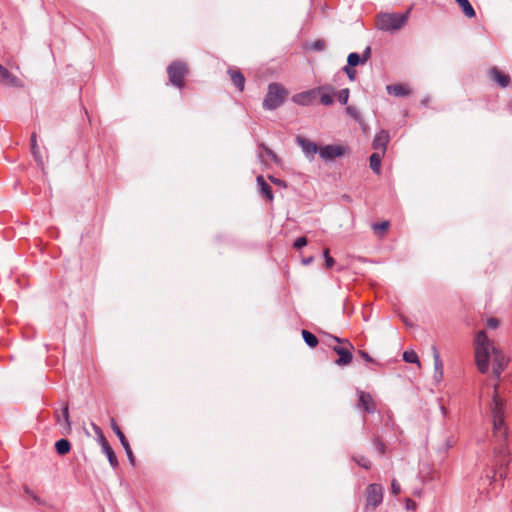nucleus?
<instances>
[{"label": "nucleus", "mask_w": 512, "mask_h": 512, "mask_svg": "<svg viewBox=\"0 0 512 512\" xmlns=\"http://www.w3.org/2000/svg\"><path fill=\"white\" fill-rule=\"evenodd\" d=\"M307 245V239L306 237H299L295 240L293 246L295 249H301L303 248L304 246Z\"/></svg>", "instance_id": "nucleus-39"}, {"label": "nucleus", "mask_w": 512, "mask_h": 512, "mask_svg": "<svg viewBox=\"0 0 512 512\" xmlns=\"http://www.w3.org/2000/svg\"><path fill=\"white\" fill-rule=\"evenodd\" d=\"M489 77L496 82L501 88H506L510 84V76L502 73L497 67H492L489 70Z\"/></svg>", "instance_id": "nucleus-14"}, {"label": "nucleus", "mask_w": 512, "mask_h": 512, "mask_svg": "<svg viewBox=\"0 0 512 512\" xmlns=\"http://www.w3.org/2000/svg\"><path fill=\"white\" fill-rule=\"evenodd\" d=\"M361 357L367 362H373V358L365 351H360Z\"/></svg>", "instance_id": "nucleus-48"}, {"label": "nucleus", "mask_w": 512, "mask_h": 512, "mask_svg": "<svg viewBox=\"0 0 512 512\" xmlns=\"http://www.w3.org/2000/svg\"><path fill=\"white\" fill-rule=\"evenodd\" d=\"M459 7L462 9L464 15L468 18L475 17L476 13L468 0H455Z\"/></svg>", "instance_id": "nucleus-23"}, {"label": "nucleus", "mask_w": 512, "mask_h": 512, "mask_svg": "<svg viewBox=\"0 0 512 512\" xmlns=\"http://www.w3.org/2000/svg\"><path fill=\"white\" fill-rule=\"evenodd\" d=\"M437 451H438L439 458L441 460H443L446 457L447 453H448V451H445V445L444 444L440 445Z\"/></svg>", "instance_id": "nucleus-45"}, {"label": "nucleus", "mask_w": 512, "mask_h": 512, "mask_svg": "<svg viewBox=\"0 0 512 512\" xmlns=\"http://www.w3.org/2000/svg\"><path fill=\"white\" fill-rule=\"evenodd\" d=\"M0 83L8 87H23V82L0 64Z\"/></svg>", "instance_id": "nucleus-11"}, {"label": "nucleus", "mask_w": 512, "mask_h": 512, "mask_svg": "<svg viewBox=\"0 0 512 512\" xmlns=\"http://www.w3.org/2000/svg\"><path fill=\"white\" fill-rule=\"evenodd\" d=\"M111 428H112L113 432L117 435L122 447L124 448L127 458L129 460V463L132 466H134L135 465V457H134V454L130 447V444H129L126 436L124 435V433L121 431V429L119 428V426L116 424V422L113 419L111 421Z\"/></svg>", "instance_id": "nucleus-9"}, {"label": "nucleus", "mask_w": 512, "mask_h": 512, "mask_svg": "<svg viewBox=\"0 0 512 512\" xmlns=\"http://www.w3.org/2000/svg\"><path fill=\"white\" fill-rule=\"evenodd\" d=\"M359 395V406H361L367 413H374L376 411V405L372 396L364 391H358Z\"/></svg>", "instance_id": "nucleus-15"}, {"label": "nucleus", "mask_w": 512, "mask_h": 512, "mask_svg": "<svg viewBox=\"0 0 512 512\" xmlns=\"http://www.w3.org/2000/svg\"><path fill=\"white\" fill-rule=\"evenodd\" d=\"M98 438H99V442H100L101 448L103 447L104 443H108V441L106 440V438L104 437L102 432H100V435H99Z\"/></svg>", "instance_id": "nucleus-49"}, {"label": "nucleus", "mask_w": 512, "mask_h": 512, "mask_svg": "<svg viewBox=\"0 0 512 512\" xmlns=\"http://www.w3.org/2000/svg\"><path fill=\"white\" fill-rule=\"evenodd\" d=\"M55 449L59 455L64 456L70 452L71 443L65 438L59 439L55 443Z\"/></svg>", "instance_id": "nucleus-21"}, {"label": "nucleus", "mask_w": 512, "mask_h": 512, "mask_svg": "<svg viewBox=\"0 0 512 512\" xmlns=\"http://www.w3.org/2000/svg\"><path fill=\"white\" fill-rule=\"evenodd\" d=\"M499 385H494L492 401L490 403V412L493 421V436L492 444L493 448V476L495 480L498 476L500 479H504L507 476V468L510 463V453L508 450V433L505 424V406L503 400L498 395Z\"/></svg>", "instance_id": "nucleus-1"}, {"label": "nucleus", "mask_w": 512, "mask_h": 512, "mask_svg": "<svg viewBox=\"0 0 512 512\" xmlns=\"http://www.w3.org/2000/svg\"><path fill=\"white\" fill-rule=\"evenodd\" d=\"M427 103H428V99H423V100L421 101V104H422V105H426Z\"/></svg>", "instance_id": "nucleus-53"}, {"label": "nucleus", "mask_w": 512, "mask_h": 512, "mask_svg": "<svg viewBox=\"0 0 512 512\" xmlns=\"http://www.w3.org/2000/svg\"><path fill=\"white\" fill-rule=\"evenodd\" d=\"M475 363L480 373L486 374L490 368V361L493 363L492 376L500 380L501 374L509 363L507 355L491 341L485 331L481 330L476 334L474 340Z\"/></svg>", "instance_id": "nucleus-2"}, {"label": "nucleus", "mask_w": 512, "mask_h": 512, "mask_svg": "<svg viewBox=\"0 0 512 512\" xmlns=\"http://www.w3.org/2000/svg\"><path fill=\"white\" fill-rule=\"evenodd\" d=\"M456 443L454 437H447L443 444L445 445V451H448L451 447H453Z\"/></svg>", "instance_id": "nucleus-41"}, {"label": "nucleus", "mask_w": 512, "mask_h": 512, "mask_svg": "<svg viewBox=\"0 0 512 512\" xmlns=\"http://www.w3.org/2000/svg\"><path fill=\"white\" fill-rule=\"evenodd\" d=\"M433 360H434V378L439 381L443 377V363L440 353L435 345L432 346Z\"/></svg>", "instance_id": "nucleus-17"}, {"label": "nucleus", "mask_w": 512, "mask_h": 512, "mask_svg": "<svg viewBox=\"0 0 512 512\" xmlns=\"http://www.w3.org/2000/svg\"><path fill=\"white\" fill-rule=\"evenodd\" d=\"M486 326L489 329H496L499 326V320L495 317H490L487 319Z\"/></svg>", "instance_id": "nucleus-40"}, {"label": "nucleus", "mask_w": 512, "mask_h": 512, "mask_svg": "<svg viewBox=\"0 0 512 512\" xmlns=\"http://www.w3.org/2000/svg\"><path fill=\"white\" fill-rule=\"evenodd\" d=\"M227 73L229 74L235 87L240 92H242L244 90V85H245V77L242 74V72L238 69L230 68V69H228Z\"/></svg>", "instance_id": "nucleus-18"}, {"label": "nucleus", "mask_w": 512, "mask_h": 512, "mask_svg": "<svg viewBox=\"0 0 512 512\" xmlns=\"http://www.w3.org/2000/svg\"><path fill=\"white\" fill-rule=\"evenodd\" d=\"M441 410L443 413H445V408L443 406H441Z\"/></svg>", "instance_id": "nucleus-55"}, {"label": "nucleus", "mask_w": 512, "mask_h": 512, "mask_svg": "<svg viewBox=\"0 0 512 512\" xmlns=\"http://www.w3.org/2000/svg\"><path fill=\"white\" fill-rule=\"evenodd\" d=\"M335 94L334 89L332 92L322 91L318 95H320V103L325 106H330L334 103L333 95Z\"/></svg>", "instance_id": "nucleus-27"}, {"label": "nucleus", "mask_w": 512, "mask_h": 512, "mask_svg": "<svg viewBox=\"0 0 512 512\" xmlns=\"http://www.w3.org/2000/svg\"><path fill=\"white\" fill-rule=\"evenodd\" d=\"M286 96L287 90L281 84L270 83L263 100V108L269 111L276 110L284 103Z\"/></svg>", "instance_id": "nucleus-4"}, {"label": "nucleus", "mask_w": 512, "mask_h": 512, "mask_svg": "<svg viewBox=\"0 0 512 512\" xmlns=\"http://www.w3.org/2000/svg\"><path fill=\"white\" fill-rule=\"evenodd\" d=\"M348 347H342V346H335L333 348L334 352L338 354L339 358L335 361V363L339 366L347 365L352 361V353L350 349H352V345L347 342Z\"/></svg>", "instance_id": "nucleus-13"}, {"label": "nucleus", "mask_w": 512, "mask_h": 512, "mask_svg": "<svg viewBox=\"0 0 512 512\" xmlns=\"http://www.w3.org/2000/svg\"><path fill=\"white\" fill-rule=\"evenodd\" d=\"M370 56H371V48H370V46H367V47L364 49V51H363L362 55H360V57H361L362 61L365 63V62H367V61H368V59L370 58Z\"/></svg>", "instance_id": "nucleus-43"}, {"label": "nucleus", "mask_w": 512, "mask_h": 512, "mask_svg": "<svg viewBox=\"0 0 512 512\" xmlns=\"http://www.w3.org/2000/svg\"><path fill=\"white\" fill-rule=\"evenodd\" d=\"M352 459L362 468L368 470L371 468V461L363 456V455H358V456H353Z\"/></svg>", "instance_id": "nucleus-30"}, {"label": "nucleus", "mask_w": 512, "mask_h": 512, "mask_svg": "<svg viewBox=\"0 0 512 512\" xmlns=\"http://www.w3.org/2000/svg\"><path fill=\"white\" fill-rule=\"evenodd\" d=\"M93 429L98 436L100 435V432H102V430L95 424H93Z\"/></svg>", "instance_id": "nucleus-52"}, {"label": "nucleus", "mask_w": 512, "mask_h": 512, "mask_svg": "<svg viewBox=\"0 0 512 512\" xmlns=\"http://www.w3.org/2000/svg\"><path fill=\"white\" fill-rule=\"evenodd\" d=\"M411 8L405 13H381L377 17V28L382 31L392 32L401 29L408 21Z\"/></svg>", "instance_id": "nucleus-3"}, {"label": "nucleus", "mask_w": 512, "mask_h": 512, "mask_svg": "<svg viewBox=\"0 0 512 512\" xmlns=\"http://www.w3.org/2000/svg\"><path fill=\"white\" fill-rule=\"evenodd\" d=\"M256 181L262 196L266 200L272 202L274 199V195L271 186L265 181L262 175L257 176Z\"/></svg>", "instance_id": "nucleus-16"}, {"label": "nucleus", "mask_w": 512, "mask_h": 512, "mask_svg": "<svg viewBox=\"0 0 512 512\" xmlns=\"http://www.w3.org/2000/svg\"><path fill=\"white\" fill-rule=\"evenodd\" d=\"M93 429L98 436L100 435V432H102V430L95 424H93Z\"/></svg>", "instance_id": "nucleus-51"}, {"label": "nucleus", "mask_w": 512, "mask_h": 512, "mask_svg": "<svg viewBox=\"0 0 512 512\" xmlns=\"http://www.w3.org/2000/svg\"><path fill=\"white\" fill-rule=\"evenodd\" d=\"M391 492L394 495H398L401 492V486L396 480H393L391 483Z\"/></svg>", "instance_id": "nucleus-42"}, {"label": "nucleus", "mask_w": 512, "mask_h": 512, "mask_svg": "<svg viewBox=\"0 0 512 512\" xmlns=\"http://www.w3.org/2000/svg\"><path fill=\"white\" fill-rule=\"evenodd\" d=\"M333 339L337 342H341V340L338 337H333Z\"/></svg>", "instance_id": "nucleus-54"}, {"label": "nucleus", "mask_w": 512, "mask_h": 512, "mask_svg": "<svg viewBox=\"0 0 512 512\" xmlns=\"http://www.w3.org/2000/svg\"><path fill=\"white\" fill-rule=\"evenodd\" d=\"M388 143L389 133L386 130H380L373 139L372 147L375 152L385 154Z\"/></svg>", "instance_id": "nucleus-12"}, {"label": "nucleus", "mask_w": 512, "mask_h": 512, "mask_svg": "<svg viewBox=\"0 0 512 512\" xmlns=\"http://www.w3.org/2000/svg\"><path fill=\"white\" fill-rule=\"evenodd\" d=\"M388 94L396 97H404L410 93V89L407 85L393 84L386 87Z\"/></svg>", "instance_id": "nucleus-19"}, {"label": "nucleus", "mask_w": 512, "mask_h": 512, "mask_svg": "<svg viewBox=\"0 0 512 512\" xmlns=\"http://www.w3.org/2000/svg\"><path fill=\"white\" fill-rule=\"evenodd\" d=\"M302 337L306 345L309 346L310 348H314L318 345L317 337L310 331L302 330Z\"/></svg>", "instance_id": "nucleus-25"}, {"label": "nucleus", "mask_w": 512, "mask_h": 512, "mask_svg": "<svg viewBox=\"0 0 512 512\" xmlns=\"http://www.w3.org/2000/svg\"><path fill=\"white\" fill-rule=\"evenodd\" d=\"M323 256H324V259H325V266H326V268H331L334 265L335 261L330 256L329 249H325L324 250Z\"/></svg>", "instance_id": "nucleus-35"}, {"label": "nucleus", "mask_w": 512, "mask_h": 512, "mask_svg": "<svg viewBox=\"0 0 512 512\" xmlns=\"http://www.w3.org/2000/svg\"><path fill=\"white\" fill-rule=\"evenodd\" d=\"M389 222L388 221H383V222H380V223H374L372 225V228L375 232L381 230V231H385L388 229L389 227Z\"/></svg>", "instance_id": "nucleus-36"}, {"label": "nucleus", "mask_w": 512, "mask_h": 512, "mask_svg": "<svg viewBox=\"0 0 512 512\" xmlns=\"http://www.w3.org/2000/svg\"><path fill=\"white\" fill-rule=\"evenodd\" d=\"M312 262H313V257H312V256L307 257V258H304V259L302 260V263H303L304 265H309V264H311Z\"/></svg>", "instance_id": "nucleus-50"}, {"label": "nucleus", "mask_w": 512, "mask_h": 512, "mask_svg": "<svg viewBox=\"0 0 512 512\" xmlns=\"http://www.w3.org/2000/svg\"><path fill=\"white\" fill-rule=\"evenodd\" d=\"M349 96H350V90L348 88H344V89H341L338 93H337V98H338V101L342 104V105H346L348 100H349Z\"/></svg>", "instance_id": "nucleus-32"}, {"label": "nucleus", "mask_w": 512, "mask_h": 512, "mask_svg": "<svg viewBox=\"0 0 512 512\" xmlns=\"http://www.w3.org/2000/svg\"><path fill=\"white\" fill-rule=\"evenodd\" d=\"M170 83L181 89L184 87V79L188 74V67L184 62L174 61L167 67Z\"/></svg>", "instance_id": "nucleus-5"}, {"label": "nucleus", "mask_w": 512, "mask_h": 512, "mask_svg": "<svg viewBox=\"0 0 512 512\" xmlns=\"http://www.w3.org/2000/svg\"><path fill=\"white\" fill-rule=\"evenodd\" d=\"M384 156V154L379 152H374L370 156V168L375 172L376 174L380 173L381 169V159Z\"/></svg>", "instance_id": "nucleus-24"}, {"label": "nucleus", "mask_w": 512, "mask_h": 512, "mask_svg": "<svg viewBox=\"0 0 512 512\" xmlns=\"http://www.w3.org/2000/svg\"><path fill=\"white\" fill-rule=\"evenodd\" d=\"M102 451L106 454V456L108 458V461H109V464L111 465V467L117 468L118 465H119L118 459H117L113 449L109 445V443H104L103 444Z\"/></svg>", "instance_id": "nucleus-22"}, {"label": "nucleus", "mask_w": 512, "mask_h": 512, "mask_svg": "<svg viewBox=\"0 0 512 512\" xmlns=\"http://www.w3.org/2000/svg\"><path fill=\"white\" fill-rule=\"evenodd\" d=\"M332 90L333 87L331 85H322L293 95L292 101L300 106H310L314 103L319 93L322 91L332 92Z\"/></svg>", "instance_id": "nucleus-6"}, {"label": "nucleus", "mask_w": 512, "mask_h": 512, "mask_svg": "<svg viewBox=\"0 0 512 512\" xmlns=\"http://www.w3.org/2000/svg\"><path fill=\"white\" fill-rule=\"evenodd\" d=\"M372 445L375 447L380 456L386 453V445L378 435H373L371 439Z\"/></svg>", "instance_id": "nucleus-26"}, {"label": "nucleus", "mask_w": 512, "mask_h": 512, "mask_svg": "<svg viewBox=\"0 0 512 512\" xmlns=\"http://www.w3.org/2000/svg\"><path fill=\"white\" fill-rule=\"evenodd\" d=\"M403 360L407 363H419V358L414 351H405L403 353Z\"/></svg>", "instance_id": "nucleus-33"}, {"label": "nucleus", "mask_w": 512, "mask_h": 512, "mask_svg": "<svg viewBox=\"0 0 512 512\" xmlns=\"http://www.w3.org/2000/svg\"><path fill=\"white\" fill-rule=\"evenodd\" d=\"M261 147L264 149V151H265L267 156H269L273 160L276 159V155H275V153L271 149H269L268 147H266L263 144L261 145Z\"/></svg>", "instance_id": "nucleus-47"}, {"label": "nucleus", "mask_w": 512, "mask_h": 512, "mask_svg": "<svg viewBox=\"0 0 512 512\" xmlns=\"http://www.w3.org/2000/svg\"><path fill=\"white\" fill-rule=\"evenodd\" d=\"M345 149L340 145H326L319 150V156L325 161L333 160L336 157L344 155Z\"/></svg>", "instance_id": "nucleus-10"}, {"label": "nucleus", "mask_w": 512, "mask_h": 512, "mask_svg": "<svg viewBox=\"0 0 512 512\" xmlns=\"http://www.w3.org/2000/svg\"><path fill=\"white\" fill-rule=\"evenodd\" d=\"M344 72L347 74L348 78L351 80V81H354L355 78H356V70L353 69V67H350V66H345L343 68Z\"/></svg>", "instance_id": "nucleus-37"}, {"label": "nucleus", "mask_w": 512, "mask_h": 512, "mask_svg": "<svg viewBox=\"0 0 512 512\" xmlns=\"http://www.w3.org/2000/svg\"><path fill=\"white\" fill-rule=\"evenodd\" d=\"M367 505L379 506L383 501V487L380 484L372 483L367 487Z\"/></svg>", "instance_id": "nucleus-7"}, {"label": "nucleus", "mask_w": 512, "mask_h": 512, "mask_svg": "<svg viewBox=\"0 0 512 512\" xmlns=\"http://www.w3.org/2000/svg\"><path fill=\"white\" fill-rule=\"evenodd\" d=\"M62 417H63V420L65 421L67 429L70 430L71 429V423H70V420H69V406H68V403H64V405L62 407Z\"/></svg>", "instance_id": "nucleus-34"}, {"label": "nucleus", "mask_w": 512, "mask_h": 512, "mask_svg": "<svg viewBox=\"0 0 512 512\" xmlns=\"http://www.w3.org/2000/svg\"><path fill=\"white\" fill-rule=\"evenodd\" d=\"M30 142H31L30 143L31 153L33 155L34 160L36 161L38 166H43V158H42V155L40 153V149H39L38 144H37V135H36L35 132H33L31 134Z\"/></svg>", "instance_id": "nucleus-20"}, {"label": "nucleus", "mask_w": 512, "mask_h": 512, "mask_svg": "<svg viewBox=\"0 0 512 512\" xmlns=\"http://www.w3.org/2000/svg\"><path fill=\"white\" fill-rule=\"evenodd\" d=\"M364 62L362 61L360 55L356 52H352L348 55L347 57V66H350V67H355L359 64H363Z\"/></svg>", "instance_id": "nucleus-29"}, {"label": "nucleus", "mask_w": 512, "mask_h": 512, "mask_svg": "<svg viewBox=\"0 0 512 512\" xmlns=\"http://www.w3.org/2000/svg\"><path fill=\"white\" fill-rule=\"evenodd\" d=\"M405 506L407 510H415L416 509V503L410 498H407L405 501Z\"/></svg>", "instance_id": "nucleus-44"}, {"label": "nucleus", "mask_w": 512, "mask_h": 512, "mask_svg": "<svg viewBox=\"0 0 512 512\" xmlns=\"http://www.w3.org/2000/svg\"><path fill=\"white\" fill-rule=\"evenodd\" d=\"M346 112L356 122H358L359 124H362V121H363L362 115H361L360 111L355 106H352V105L347 106Z\"/></svg>", "instance_id": "nucleus-28"}, {"label": "nucleus", "mask_w": 512, "mask_h": 512, "mask_svg": "<svg viewBox=\"0 0 512 512\" xmlns=\"http://www.w3.org/2000/svg\"><path fill=\"white\" fill-rule=\"evenodd\" d=\"M25 493L33 498L35 501L40 502V498L28 487L25 488Z\"/></svg>", "instance_id": "nucleus-46"}, {"label": "nucleus", "mask_w": 512, "mask_h": 512, "mask_svg": "<svg viewBox=\"0 0 512 512\" xmlns=\"http://www.w3.org/2000/svg\"><path fill=\"white\" fill-rule=\"evenodd\" d=\"M326 43L323 39H317L308 45V48L313 51L321 52L325 49Z\"/></svg>", "instance_id": "nucleus-31"}, {"label": "nucleus", "mask_w": 512, "mask_h": 512, "mask_svg": "<svg viewBox=\"0 0 512 512\" xmlns=\"http://www.w3.org/2000/svg\"><path fill=\"white\" fill-rule=\"evenodd\" d=\"M296 143L301 147L304 155L310 161H312L315 158V155L319 153L320 149L317 144L303 136H297Z\"/></svg>", "instance_id": "nucleus-8"}, {"label": "nucleus", "mask_w": 512, "mask_h": 512, "mask_svg": "<svg viewBox=\"0 0 512 512\" xmlns=\"http://www.w3.org/2000/svg\"><path fill=\"white\" fill-rule=\"evenodd\" d=\"M268 179L275 185L279 186V187H283V188H286L287 187V184L284 180L282 179H279V178H276L272 175H269L268 176Z\"/></svg>", "instance_id": "nucleus-38"}]
</instances>
